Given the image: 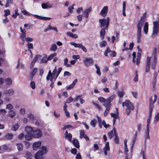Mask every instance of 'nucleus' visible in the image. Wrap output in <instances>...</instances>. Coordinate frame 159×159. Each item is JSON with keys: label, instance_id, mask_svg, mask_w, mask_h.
<instances>
[{"label": "nucleus", "instance_id": "nucleus-1", "mask_svg": "<svg viewBox=\"0 0 159 159\" xmlns=\"http://www.w3.org/2000/svg\"><path fill=\"white\" fill-rule=\"evenodd\" d=\"M157 49L156 48H154L152 50L151 56H148L147 57L145 66V71L147 73L149 71L151 61V69L154 70L156 68L157 61Z\"/></svg>", "mask_w": 159, "mask_h": 159}, {"label": "nucleus", "instance_id": "nucleus-2", "mask_svg": "<svg viewBox=\"0 0 159 159\" xmlns=\"http://www.w3.org/2000/svg\"><path fill=\"white\" fill-rule=\"evenodd\" d=\"M116 95L114 94L111 96L110 97L107 98L106 103H104L103 106L107 107L104 113V115L106 116L110 110V107L111 106L110 102L115 98Z\"/></svg>", "mask_w": 159, "mask_h": 159}, {"label": "nucleus", "instance_id": "nucleus-3", "mask_svg": "<svg viewBox=\"0 0 159 159\" xmlns=\"http://www.w3.org/2000/svg\"><path fill=\"white\" fill-rule=\"evenodd\" d=\"M159 29V20L153 21V32L152 35V38H155L157 35Z\"/></svg>", "mask_w": 159, "mask_h": 159}, {"label": "nucleus", "instance_id": "nucleus-4", "mask_svg": "<svg viewBox=\"0 0 159 159\" xmlns=\"http://www.w3.org/2000/svg\"><path fill=\"white\" fill-rule=\"evenodd\" d=\"M142 23L139 22L137 25V39L138 43H139L141 41L142 38L141 30L142 28Z\"/></svg>", "mask_w": 159, "mask_h": 159}, {"label": "nucleus", "instance_id": "nucleus-5", "mask_svg": "<svg viewBox=\"0 0 159 159\" xmlns=\"http://www.w3.org/2000/svg\"><path fill=\"white\" fill-rule=\"evenodd\" d=\"M110 21V18L107 17L106 19H100L99 22L100 24V27L101 28L104 27L106 30L107 29Z\"/></svg>", "mask_w": 159, "mask_h": 159}, {"label": "nucleus", "instance_id": "nucleus-6", "mask_svg": "<svg viewBox=\"0 0 159 159\" xmlns=\"http://www.w3.org/2000/svg\"><path fill=\"white\" fill-rule=\"evenodd\" d=\"M111 57H116V53L115 51H111L110 50V48L109 47H107L106 50L105 51L104 54L105 56H108V54Z\"/></svg>", "mask_w": 159, "mask_h": 159}, {"label": "nucleus", "instance_id": "nucleus-7", "mask_svg": "<svg viewBox=\"0 0 159 159\" xmlns=\"http://www.w3.org/2000/svg\"><path fill=\"white\" fill-rule=\"evenodd\" d=\"M122 104L123 107L125 106L127 108H130L131 110H133L134 108L133 104L128 100H126L125 102H122Z\"/></svg>", "mask_w": 159, "mask_h": 159}, {"label": "nucleus", "instance_id": "nucleus-8", "mask_svg": "<svg viewBox=\"0 0 159 159\" xmlns=\"http://www.w3.org/2000/svg\"><path fill=\"white\" fill-rule=\"evenodd\" d=\"M32 134L34 137L39 138L42 136V133L41 130L40 129H37L33 130Z\"/></svg>", "mask_w": 159, "mask_h": 159}, {"label": "nucleus", "instance_id": "nucleus-9", "mask_svg": "<svg viewBox=\"0 0 159 159\" xmlns=\"http://www.w3.org/2000/svg\"><path fill=\"white\" fill-rule=\"evenodd\" d=\"M14 94V91L12 88L7 89L5 90L3 93V94L7 96H11Z\"/></svg>", "mask_w": 159, "mask_h": 159}, {"label": "nucleus", "instance_id": "nucleus-10", "mask_svg": "<svg viewBox=\"0 0 159 159\" xmlns=\"http://www.w3.org/2000/svg\"><path fill=\"white\" fill-rule=\"evenodd\" d=\"M94 62L93 60L91 58H86L83 61L84 64L87 66H89L92 65Z\"/></svg>", "mask_w": 159, "mask_h": 159}, {"label": "nucleus", "instance_id": "nucleus-11", "mask_svg": "<svg viewBox=\"0 0 159 159\" xmlns=\"http://www.w3.org/2000/svg\"><path fill=\"white\" fill-rule=\"evenodd\" d=\"M92 8L91 7H89L88 8L85 9L83 11V14L85 16L86 18H87L89 16V13L92 11Z\"/></svg>", "mask_w": 159, "mask_h": 159}, {"label": "nucleus", "instance_id": "nucleus-12", "mask_svg": "<svg viewBox=\"0 0 159 159\" xmlns=\"http://www.w3.org/2000/svg\"><path fill=\"white\" fill-rule=\"evenodd\" d=\"M108 8L107 6L104 7L101 11L100 15L103 16H106L108 11Z\"/></svg>", "mask_w": 159, "mask_h": 159}, {"label": "nucleus", "instance_id": "nucleus-13", "mask_svg": "<svg viewBox=\"0 0 159 159\" xmlns=\"http://www.w3.org/2000/svg\"><path fill=\"white\" fill-rule=\"evenodd\" d=\"M116 134H117L116 133V130L115 128L114 127L113 129L108 133V136L109 138L111 139L114 135L115 136Z\"/></svg>", "mask_w": 159, "mask_h": 159}, {"label": "nucleus", "instance_id": "nucleus-14", "mask_svg": "<svg viewBox=\"0 0 159 159\" xmlns=\"http://www.w3.org/2000/svg\"><path fill=\"white\" fill-rule=\"evenodd\" d=\"M42 7L43 9H48L52 8L53 7V5L49 2H46L43 3L42 4Z\"/></svg>", "mask_w": 159, "mask_h": 159}, {"label": "nucleus", "instance_id": "nucleus-15", "mask_svg": "<svg viewBox=\"0 0 159 159\" xmlns=\"http://www.w3.org/2000/svg\"><path fill=\"white\" fill-rule=\"evenodd\" d=\"M41 142L38 141L34 143L33 145V148L34 150H37L39 148L41 145Z\"/></svg>", "mask_w": 159, "mask_h": 159}, {"label": "nucleus", "instance_id": "nucleus-16", "mask_svg": "<svg viewBox=\"0 0 159 159\" xmlns=\"http://www.w3.org/2000/svg\"><path fill=\"white\" fill-rule=\"evenodd\" d=\"M26 31L25 29H24V31L21 32L20 35V38L22 40V44H24L25 42V38L26 36Z\"/></svg>", "mask_w": 159, "mask_h": 159}, {"label": "nucleus", "instance_id": "nucleus-17", "mask_svg": "<svg viewBox=\"0 0 159 159\" xmlns=\"http://www.w3.org/2000/svg\"><path fill=\"white\" fill-rule=\"evenodd\" d=\"M43 155L40 152V151H39L35 155V159H43Z\"/></svg>", "mask_w": 159, "mask_h": 159}, {"label": "nucleus", "instance_id": "nucleus-18", "mask_svg": "<svg viewBox=\"0 0 159 159\" xmlns=\"http://www.w3.org/2000/svg\"><path fill=\"white\" fill-rule=\"evenodd\" d=\"M34 16L40 20H50L51 18L49 17H43L41 16H39L37 15H34Z\"/></svg>", "mask_w": 159, "mask_h": 159}, {"label": "nucleus", "instance_id": "nucleus-19", "mask_svg": "<svg viewBox=\"0 0 159 159\" xmlns=\"http://www.w3.org/2000/svg\"><path fill=\"white\" fill-rule=\"evenodd\" d=\"M6 85L7 86L11 85L12 83V80L9 78H7L4 80Z\"/></svg>", "mask_w": 159, "mask_h": 159}, {"label": "nucleus", "instance_id": "nucleus-20", "mask_svg": "<svg viewBox=\"0 0 159 159\" xmlns=\"http://www.w3.org/2000/svg\"><path fill=\"white\" fill-rule=\"evenodd\" d=\"M33 128L30 126H27L25 128V131L26 133H33Z\"/></svg>", "mask_w": 159, "mask_h": 159}, {"label": "nucleus", "instance_id": "nucleus-21", "mask_svg": "<svg viewBox=\"0 0 159 159\" xmlns=\"http://www.w3.org/2000/svg\"><path fill=\"white\" fill-rule=\"evenodd\" d=\"M66 34L67 36L73 39H77L78 38V36L77 34H74L70 32H67Z\"/></svg>", "mask_w": 159, "mask_h": 159}, {"label": "nucleus", "instance_id": "nucleus-22", "mask_svg": "<svg viewBox=\"0 0 159 159\" xmlns=\"http://www.w3.org/2000/svg\"><path fill=\"white\" fill-rule=\"evenodd\" d=\"M156 102H154V100L152 101V97H151L150 99V104H149V111H152V109L153 108V104Z\"/></svg>", "mask_w": 159, "mask_h": 159}, {"label": "nucleus", "instance_id": "nucleus-23", "mask_svg": "<svg viewBox=\"0 0 159 159\" xmlns=\"http://www.w3.org/2000/svg\"><path fill=\"white\" fill-rule=\"evenodd\" d=\"M8 116L11 118H13L16 115L15 111L13 110H10L8 112Z\"/></svg>", "mask_w": 159, "mask_h": 159}, {"label": "nucleus", "instance_id": "nucleus-24", "mask_svg": "<svg viewBox=\"0 0 159 159\" xmlns=\"http://www.w3.org/2000/svg\"><path fill=\"white\" fill-rule=\"evenodd\" d=\"M39 151H40V152L43 154H46L47 152V148L45 146H42Z\"/></svg>", "mask_w": 159, "mask_h": 159}, {"label": "nucleus", "instance_id": "nucleus-25", "mask_svg": "<svg viewBox=\"0 0 159 159\" xmlns=\"http://www.w3.org/2000/svg\"><path fill=\"white\" fill-rule=\"evenodd\" d=\"M152 115V111H149V118L147 120V125L146 126V129H149V124L150 122V120Z\"/></svg>", "mask_w": 159, "mask_h": 159}, {"label": "nucleus", "instance_id": "nucleus-26", "mask_svg": "<svg viewBox=\"0 0 159 159\" xmlns=\"http://www.w3.org/2000/svg\"><path fill=\"white\" fill-rule=\"evenodd\" d=\"M37 70L38 69L36 68H34L33 69L32 71L30 73V76L32 79L33 78V77L35 75L37 71Z\"/></svg>", "mask_w": 159, "mask_h": 159}, {"label": "nucleus", "instance_id": "nucleus-27", "mask_svg": "<svg viewBox=\"0 0 159 159\" xmlns=\"http://www.w3.org/2000/svg\"><path fill=\"white\" fill-rule=\"evenodd\" d=\"M33 137V136L32 133H27L25 135V139L27 140H30L32 139Z\"/></svg>", "mask_w": 159, "mask_h": 159}, {"label": "nucleus", "instance_id": "nucleus-28", "mask_svg": "<svg viewBox=\"0 0 159 159\" xmlns=\"http://www.w3.org/2000/svg\"><path fill=\"white\" fill-rule=\"evenodd\" d=\"M48 61L47 56L46 55H45L42 58L40 63H46Z\"/></svg>", "mask_w": 159, "mask_h": 159}, {"label": "nucleus", "instance_id": "nucleus-29", "mask_svg": "<svg viewBox=\"0 0 159 159\" xmlns=\"http://www.w3.org/2000/svg\"><path fill=\"white\" fill-rule=\"evenodd\" d=\"M148 22H145L144 27L143 30L145 34H146L148 31Z\"/></svg>", "mask_w": 159, "mask_h": 159}, {"label": "nucleus", "instance_id": "nucleus-30", "mask_svg": "<svg viewBox=\"0 0 159 159\" xmlns=\"http://www.w3.org/2000/svg\"><path fill=\"white\" fill-rule=\"evenodd\" d=\"M147 16V13L146 12L144 13L143 14L142 16L141 17V19L139 21L138 23V24L139 22L142 23V27L143 25L144 24V19Z\"/></svg>", "mask_w": 159, "mask_h": 159}, {"label": "nucleus", "instance_id": "nucleus-31", "mask_svg": "<svg viewBox=\"0 0 159 159\" xmlns=\"http://www.w3.org/2000/svg\"><path fill=\"white\" fill-rule=\"evenodd\" d=\"M116 114L111 113V115L113 118H119L118 109L116 108Z\"/></svg>", "mask_w": 159, "mask_h": 159}, {"label": "nucleus", "instance_id": "nucleus-32", "mask_svg": "<svg viewBox=\"0 0 159 159\" xmlns=\"http://www.w3.org/2000/svg\"><path fill=\"white\" fill-rule=\"evenodd\" d=\"M73 143L74 146L77 148H79L80 147L79 143L77 139H74L72 142Z\"/></svg>", "mask_w": 159, "mask_h": 159}, {"label": "nucleus", "instance_id": "nucleus-33", "mask_svg": "<svg viewBox=\"0 0 159 159\" xmlns=\"http://www.w3.org/2000/svg\"><path fill=\"white\" fill-rule=\"evenodd\" d=\"M13 135L12 134L8 133L7 134L4 136V138L6 139L10 140L13 139Z\"/></svg>", "mask_w": 159, "mask_h": 159}, {"label": "nucleus", "instance_id": "nucleus-34", "mask_svg": "<svg viewBox=\"0 0 159 159\" xmlns=\"http://www.w3.org/2000/svg\"><path fill=\"white\" fill-rule=\"evenodd\" d=\"M95 66L97 70L96 73L99 76H100L101 75V72L99 66L97 64H95Z\"/></svg>", "mask_w": 159, "mask_h": 159}, {"label": "nucleus", "instance_id": "nucleus-35", "mask_svg": "<svg viewBox=\"0 0 159 159\" xmlns=\"http://www.w3.org/2000/svg\"><path fill=\"white\" fill-rule=\"evenodd\" d=\"M105 29L104 28L102 29L100 31V35L102 39H104L106 33Z\"/></svg>", "mask_w": 159, "mask_h": 159}, {"label": "nucleus", "instance_id": "nucleus-36", "mask_svg": "<svg viewBox=\"0 0 159 159\" xmlns=\"http://www.w3.org/2000/svg\"><path fill=\"white\" fill-rule=\"evenodd\" d=\"M77 79H75V80L67 88V89H70L73 88L75 85V84L77 83Z\"/></svg>", "mask_w": 159, "mask_h": 159}, {"label": "nucleus", "instance_id": "nucleus-37", "mask_svg": "<svg viewBox=\"0 0 159 159\" xmlns=\"http://www.w3.org/2000/svg\"><path fill=\"white\" fill-rule=\"evenodd\" d=\"M19 125L17 123L14 124L12 126L11 129L14 131H16L19 128Z\"/></svg>", "mask_w": 159, "mask_h": 159}, {"label": "nucleus", "instance_id": "nucleus-38", "mask_svg": "<svg viewBox=\"0 0 159 159\" xmlns=\"http://www.w3.org/2000/svg\"><path fill=\"white\" fill-rule=\"evenodd\" d=\"M126 6V2L125 1H124L123 2V15L124 16H126V14L125 13V8Z\"/></svg>", "mask_w": 159, "mask_h": 159}, {"label": "nucleus", "instance_id": "nucleus-39", "mask_svg": "<svg viewBox=\"0 0 159 159\" xmlns=\"http://www.w3.org/2000/svg\"><path fill=\"white\" fill-rule=\"evenodd\" d=\"M70 44L74 46L75 48H81V47L82 45V44L76 43L74 42H71L70 43Z\"/></svg>", "mask_w": 159, "mask_h": 159}, {"label": "nucleus", "instance_id": "nucleus-40", "mask_svg": "<svg viewBox=\"0 0 159 159\" xmlns=\"http://www.w3.org/2000/svg\"><path fill=\"white\" fill-rule=\"evenodd\" d=\"M16 146L19 151H21L23 149V145L22 143H19L16 144Z\"/></svg>", "mask_w": 159, "mask_h": 159}, {"label": "nucleus", "instance_id": "nucleus-41", "mask_svg": "<svg viewBox=\"0 0 159 159\" xmlns=\"http://www.w3.org/2000/svg\"><path fill=\"white\" fill-rule=\"evenodd\" d=\"M107 44V42L105 41H102L99 43V46L101 48H104L106 47Z\"/></svg>", "mask_w": 159, "mask_h": 159}, {"label": "nucleus", "instance_id": "nucleus-42", "mask_svg": "<svg viewBox=\"0 0 159 159\" xmlns=\"http://www.w3.org/2000/svg\"><path fill=\"white\" fill-rule=\"evenodd\" d=\"M137 135H138L137 132L136 131L134 135L133 140L132 141V145H133V146H134V145L135 143V142L136 141V140L137 139Z\"/></svg>", "mask_w": 159, "mask_h": 159}, {"label": "nucleus", "instance_id": "nucleus-43", "mask_svg": "<svg viewBox=\"0 0 159 159\" xmlns=\"http://www.w3.org/2000/svg\"><path fill=\"white\" fill-rule=\"evenodd\" d=\"M159 112H157V114L154 117V120L153 122L155 124H156L159 121Z\"/></svg>", "mask_w": 159, "mask_h": 159}, {"label": "nucleus", "instance_id": "nucleus-44", "mask_svg": "<svg viewBox=\"0 0 159 159\" xmlns=\"http://www.w3.org/2000/svg\"><path fill=\"white\" fill-rule=\"evenodd\" d=\"M97 117L98 120V123L100 128L101 129L102 127V120L98 116H97Z\"/></svg>", "mask_w": 159, "mask_h": 159}, {"label": "nucleus", "instance_id": "nucleus-45", "mask_svg": "<svg viewBox=\"0 0 159 159\" xmlns=\"http://www.w3.org/2000/svg\"><path fill=\"white\" fill-rule=\"evenodd\" d=\"M57 49V45L56 44H54L52 45L50 48V50L51 51H55Z\"/></svg>", "mask_w": 159, "mask_h": 159}, {"label": "nucleus", "instance_id": "nucleus-46", "mask_svg": "<svg viewBox=\"0 0 159 159\" xmlns=\"http://www.w3.org/2000/svg\"><path fill=\"white\" fill-rule=\"evenodd\" d=\"M68 61V59L66 58L64 60V65L67 67H70L71 66V65L69 64H67Z\"/></svg>", "mask_w": 159, "mask_h": 159}, {"label": "nucleus", "instance_id": "nucleus-47", "mask_svg": "<svg viewBox=\"0 0 159 159\" xmlns=\"http://www.w3.org/2000/svg\"><path fill=\"white\" fill-rule=\"evenodd\" d=\"M125 92L123 91H118L117 92V94L118 96L120 98H122L125 95Z\"/></svg>", "mask_w": 159, "mask_h": 159}, {"label": "nucleus", "instance_id": "nucleus-48", "mask_svg": "<svg viewBox=\"0 0 159 159\" xmlns=\"http://www.w3.org/2000/svg\"><path fill=\"white\" fill-rule=\"evenodd\" d=\"M57 54L55 53L50 55L47 58L48 61H49L55 57L56 56Z\"/></svg>", "mask_w": 159, "mask_h": 159}, {"label": "nucleus", "instance_id": "nucleus-49", "mask_svg": "<svg viewBox=\"0 0 159 159\" xmlns=\"http://www.w3.org/2000/svg\"><path fill=\"white\" fill-rule=\"evenodd\" d=\"M19 15L18 10H16L15 11V13L12 15V16L14 18H16L17 16Z\"/></svg>", "mask_w": 159, "mask_h": 159}, {"label": "nucleus", "instance_id": "nucleus-50", "mask_svg": "<svg viewBox=\"0 0 159 159\" xmlns=\"http://www.w3.org/2000/svg\"><path fill=\"white\" fill-rule=\"evenodd\" d=\"M103 150L107 151H109L110 150V147L109 145V143L108 142H107L106 143L105 147L104 148Z\"/></svg>", "mask_w": 159, "mask_h": 159}, {"label": "nucleus", "instance_id": "nucleus-51", "mask_svg": "<svg viewBox=\"0 0 159 159\" xmlns=\"http://www.w3.org/2000/svg\"><path fill=\"white\" fill-rule=\"evenodd\" d=\"M9 97V96L6 97L4 98V102L6 103L10 102L11 101V98Z\"/></svg>", "mask_w": 159, "mask_h": 159}, {"label": "nucleus", "instance_id": "nucleus-52", "mask_svg": "<svg viewBox=\"0 0 159 159\" xmlns=\"http://www.w3.org/2000/svg\"><path fill=\"white\" fill-rule=\"evenodd\" d=\"M13 108V106L11 104H8L6 106V108L10 110H12Z\"/></svg>", "mask_w": 159, "mask_h": 159}, {"label": "nucleus", "instance_id": "nucleus-53", "mask_svg": "<svg viewBox=\"0 0 159 159\" xmlns=\"http://www.w3.org/2000/svg\"><path fill=\"white\" fill-rule=\"evenodd\" d=\"M26 156L27 159H31L32 156L30 152H27L26 153Z\"/></svg>", "mask_w": 159, "mask_h": 159}, {"label": "nucleus", "instance_id": "nucleus-54", "mask_svg": "<svg viewBox=\"0 0 159 159\" xmlns=\"http://www.w3.org/2000/svg\"><path fill=\"white\" fill-rule=\"evenodd\" d=\"M19 113L22 116L24 115L25 113V109L24 108H21L19 110Z\"/></svg>", "mask_w": 159, "mask_h": 159}, {"label": "nucleus", "instance_id": "nucleus-55", "mask_svg": "<svg viewBox=\"0 0 159 159\" xmlns=\"http://www.w3.org/2000/svg\"><path fill=\"white\" fill-rule=\"evenodd\" d=\"M98 100L101 102L106 103L107 98V99H105L103 97H100L98 98Z\"/></svg>", "mask_w": 159, "mask_h": 159}, {"label": "nucleus", "instance_id": "nucleus-56", "mask_svg": "<svg viewBox=\"0 0 159 159\" xmlns=\"http://www.w3.org/2000/svg\"><path fill=\"white\" fill-rule=\"evenodd\" d=\"M28 117L30 120H33L34 119V115L31 113L27 115Z\"/></svg>", "mask_w": 159, "mask_h": 159}, {"label": "nucleus", "instance_id": "nucleus-57", "mask_svg": "<svg viewBox=\"0 0 159 159\" xmlns=\"http://www.w3.org/2000/svg\"><path fill=\"white\" fill-rule=\"evenodd\" d=\"M96 121L95 120H92L90 122V125L92 126L93 127H94L96 124Z\"/></svg>", "mask_w": 159, "mask_h": 159}, {"label": "nucleus", "instance_id": "nucleus-58", "mask_svg": "<svg viewBox=\"0 0 159 159\" xmlns=\"http://www.w3.org/2000/svg\"><path fill=\"white\" fill-rule=\"evenodd\" d=\"M13 0H7L6 3L5 5V7H7L10 6L11 4L12 3Z\"/></svg>", "mask_w": 159, "mask_h": 159}, {"label": "nucleus", "instance_id": "nucleus-59", "mask_svg": "<svg viewBox=\"0 0 159 159\" xmlns=\"http://www.w3.org/2000/svg\"><path fill=\"white\" fill-rule=\"evenodd\" d=\"M4 11L5 13L4 16L5 17L10 14V11L9 9L4 10Z\"/></svg>", "mask_w": 159, "mask_h": 159}, {"label": "nucleus", "instance_id": "nucleus-60", "mask_svg": "<svg viewBox=\"0 0 159 159\" xmlns=\"http://www.w3.org/2000/svg\"><path fill=\"white\" fill-rule=\"evenodd\" d=\"M41 58V56L40 55H37L36 56L35 58L33 60L35 61H38V60L40 59Z\"/></svg>", "mask_w": 159, "mask_h": 159}, {"label": "nucleus", "instance_id": "nucleus-61", "mask_svg": "<svg viewBox=\"0 0 159 159\" xmlns=\"http://www.w3.org/2000/svg\"><path fill=\"white\" fill-rule=\"evenodd\" d=\"M62 70V68L61 67H60L58 70L57 73L56 74L55 77H54V80H56L57 79V77L58 76L59 74L60 73V72Z\"/></svg>", "mask_w": 159, "mask_h": 159}, {"label": "nucleus", "instance_id": "nucleus-62", "mask_svg": "<svg viewBox=\"0 0 159 159\" xmlns=\"http://www.w3.org/2000/svg\"><path fill=\"white\" fill-rule=\"evenodd\" d=\"M84 135V131L83 130H80V139H81L85 135Z\"/></svg>", "mask_w": 159, "mask_h": 159}, {"label": "nucleus", "instance_id": "nucleus-63", "mask_svg": "<svg viewBox=\"0 0 159 159\" xmlns=\"http://www.w3.org/2000/svg\"><path fill=\"white\" fill-rule=\"evenodd\" d=\"M65 137L69 141H70L72 139V135L70 133H69L68 134L66 135Z\"/></svg>", "mask_w": 159, "mask_h": 159}, {"label": "nucleus", "instance_id": "nucleus-64", "mask_svg": "<svg viewBox=\"0 0 159 159\" xmlns=\"http://www.w3.org/2000/svg\"><path fill=\"white\" fill-rule=\"evenodd\" d=\"M30 86L32 89H35V82L33 81H31L30 83Z\"/></svg>", "mask_w": 159, "mask_h": 159}]
</instances>
